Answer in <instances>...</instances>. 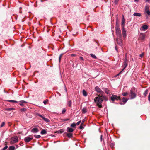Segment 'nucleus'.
<instances>
[{
	"label": "nucleus",
	"instance_id": "1",
	"mask_svg": "<svg viewBox=\"0 0 150 150\" xmlns=\"http://www.w3.org/2000/svg\"><path fill=\"white\" fill-rule=\"evenodd\" d=\"M97 96L95 98L94 101L96 105L99 108L102 107V102L104 100L105 101L108 100V98L105 95H97Z\"/></svg>",
	"mask_w": 150,
	"mask_h": 150
},
{
	"label": "nucleus",
	"instance_id": "2",
	"mask_svg": "<svg viewBox=\"0 0 150 150\" xmlns=\"http://www.w3.org/2000/svg\"><path fill=\"white\" fill-rule=\"evenodd\" d=\"M137 91V89L135 88H132L130 90L131 98L133 99L135 98L136 96V92Z\"/></svg>",
	"mask_w": 150,
	"mask_h": 150
},
{
	"label": "nucleus",
	"instance_id": "3",
	"mask_svg": "<svg viewBox=\"0 0 150 150\" xmlns=\"http://www.w3.org/2000/svg\"><path fill=\"white\" fill-rule=\"evenodd\" d=\"M18 141V138L17 137H12L11 139L10 143L11 144L17 142Z\"/></svg>",
	"mask_w": 150,
	"mask_h": 150
},
{
	"label": "nucleus",
	"instance_id": "4",
	"mask_svg": "<svg viewBox=\"0 0 150 150\" xmlns=\"http://www.w3.org/2000/svg\"><path fill=\"white\" fill-rule=\"evenodd\" d=\"M95 90L98 93L100 94V95H103L104 92L98 86H97L95 88Z\"/></svg>",
	"mask_w": 150,
	"mask_h": 150
},
{
	"label": "nucleus",
	"instance_id": "5",
	"mask_svg": "<svg viewBox=\"0 0 150 150\" xmlns=\"http://www.w3.org/2000/svg\"><path fill=\"white\" fill-rule=\"evenodd\" d=\"M110 99L112 101H114L115 100H120V97L116 95H112V96L110 97Z\"/></svg>",
	"mask_w": 150,
	"mask_h": 150
},
{
	"label": "nucleus",
	"instance_id": "6",
	"mask_svg": "<svg viewBox=\"0 0 150 150\" xmlns=\"http://www.w3.org/2000/svg\"><path fill=\"white\" fill-rule=\"evenodd\" d=\"M116 32L117 37L119 38H122V35L120 29L119 28H116Z\"/></svg>",
	"mask_w": 150,
	"mask_h": 150
},
{
	"label": "nucleus",
	"instance_id": "7",
	"mask_svg": "<svg viewBox=\"0 0 150 150\" xmlns=\"http://www.w3.org/2000/svg\"><path fill=\"white\" fill-rule=\"evenodd\" d=\"M121 38H119V37H117V39H116V40L117 41V44L119 45L120 46H121V47H122V40L121 39Z\"/></svg>",
	"mask_w": 150,
	"mask_h": 150
},
{
	"label": "nucleus",
	"instance_id": "8",
	"mask_svg": "<svg viewBox=\"0 0 150 150\" xmlns=\"http://www.w3.org/2000/svg\"><path fill=\"white\" fill-rule=\"evenodd\" d=\"M33 139V137L32 136L30 135L28 137H26L24 138V140L25 142H28L31 140Z\"/></svg>",
	"mask_w": 150,
	"mask_h": 150
},
{
	"label": "nucleus",
	"instance_id": "9",
	"mask_svg": "<svg viewBox=\"0 0 150 150\" xmlns=\"http://www.w3.org/2000/svg\"><path fill=\"white\" fill-rule=\"evenodd\" d=\"M145 36L146 35L144 33H141L140 34L139 38L143 40L145 39Z\"/></svg>",
	"mask_w": 150,
	"mask_h": 150
},
{
	"label": "nucleus",
	"instance_id": "10",
	"mask_svg": "<svg viewBox=\"0 0 150 150\" xmlns=\"http://www.w3.org/2000/svg\"><path fill=\"white\" fill-rule=\"evenodd\" d=\"M145 12L149 16L150 15V11L149 10V7L148 6H146L145 8Z\"/></svg>",
	"mask_w": 150,
	"mask_h": 150
},
{
	"label": "nucleus",
	"instance_id": "11",
	"mask_svg": "<svg viewBox=\"0 0 150 150\" xmlns=\"http://www.w3.org/2000/svg\"><path fill=\"white\" fill-rule=\"evenodd\" d=\"M126 30L125 29L124 27H123L122 32L123 36L124 38H125L126 37Z\"/></svg>",
	"mask_w": 150,
	"mask_h": 150
},
{
	"label": "nucleus",
	"instance_id": "12",
	"mask_svg": "<svg viewBox=\"0 0 150 150\" xmlns=\"http://www.w3.org/2000/svg\"><path fill=\"white\" fill-rule=\"evenodd\" d=\"M39 131V130L37 128H33L31 130V132L36 133L38 132Z\"/></svg>",
	"mask_w": 150,
	"mask_h": 150
},
{
	"label": "nucleus",
	"instance_id": "13",
	"mask_svg": "<svg viewBox=\"0 0 150 150\" xmlns=\"http://www.w3.org/2000/svg\"><path fill=\"white\" fill-rule=\"evenodd\" d=\"M125 20L124 18V16L123 15L122 16V27H124L125 24Z\"/></svg>",
	"mask_w": 150,
	"mask_h": 150
},
{
	"label": "nucleus",
	"instance_id": "14",
	"mask_svg": "<svg viewBox=\"0 0 150 150\" xmlns=\"http://www.w3.org/2000/svg\"><path fill=\"white\" fill-rule=\"evenodd\" d=\"M67 131L70 133L74 131V129L69 127H68L67 129Z\"/></svg>",
	"mask_w": 150,
	"mask_h": 150
},
{
	"label": "nucleus",
	"instance_id": "15",
	"mask_svg": "<svg viewBox=\"0 0 150 150\" xmlns=\"http://www.w3.org/2000/svg\"><path fill=\"white\" fill-rule=\"evenodd\" d=\"M134 16L140 17L141 16V14L140 13H134L133 14Z\"/></svg>",
	"mask_w": 150,
	"mask_h": 150
},
{
	"label": "nucleus",
	"instance_id": "16",
	"mask_svg": "<svg viewBox=\"0 0 150 150\" xmlns=\"http://www.w3.org/2000/svg\"><path fill=\"white\" fill-rule=\"evenodd\" d=\"M127 65V62H123V68L122 69V71H123L124 69L126 67Z\"/></svg>",
	"mask_w": 150,
	"mask_h": 150
},
{
	"label": "nucleus",
	"instance_id": "17",
	"mask_svg": "<svg viewBox=\"0 0 150 150\" xmlns=\"http://www.w3.org/2000/svg\"><path fill=\"white\" fill-rule=\"evenodd\" d=\"M143 31H145L148 29V26L146 25H144L142 27Z\"/></svg>",
	"mask_w": 150,
	"mask_h": 150
},
{
	"label": "nucleus",
	"instance_id": "18",
	"mask_svg": "<svg viewBox=\"0 0 150 150\" xmlns=\"http://www.w3.org/2000/svg\"><path fill=\"white\" fill-rule=\"evenodd\" d=\"M128 99L125 97L122 98V100L124 103V104H125L128 100Z\"/></svg>",
	"mask_w": 150,
	"mask_h": 150
},
{
	"label": "nucleus",
	"instance_id": "19",
	"mask_svg": "<svg viewBox=\"0 0 150 150\" xmlns=\"http://www.w3.org/2000/svg\"><path fill=\"white\" fill-rule=\"evenodd\" d=\"M47 133L46 131L44 129L42 130L41 132L40 133L42 135H43L44 134Z\"/></svg>",
	"mask_w": 150,
	"mask_h": 150
},
{
	"label": "nucleus",
	"instance_id": "20",
	"mask_svg": "<svg viewBox=\"0 0 150 150\" xmlns=\"http://www.w3.org/2000/svg\"><path fill=\"white\" fill-rule=\"evenodd\" d=\"M83 94L84 96H87V93L86 91L84 90H83Z\"/></svg>",
	"mask_w": 150,
	"mask_h": 150
},
{
	"label": "nucleus",
	"instance_id": "21",
	"mask_svg": "<svg viewBox=\"0 0 150 150\" xmlns=\"http://www.w3.org/2000/svg\"><path fill=\"white\" fill-rule=\"evenodd\" d=\"M67 135L69 138H71L72 137V134L71 133H68L67 134Z\"/></svg>",
	"mask_w": 150,
	"mask_h": 150
},
{
	"label": "nucleus",
	"instance_id": "22",
	"mask_svg": "<svg viewBox=\"0 0 150 150\" xmlns=\"http://www.w3.org/2000/svg\"><path fill=\"white\" fill-rule=\"evenodd\" d=\"M34 136L36 138H39L41 137V136L39 135H34Z\"/></svg>",
	"mask_w": 150,
	"mask_h": 150
},
{
	"label": "nucleus",
	"instance_id": "23",
	"mask_svg": "<svg viewBox=\"0 0 150 150\" xmlns=\"http://www.w3.org/2000/svg\"><path fill=\"white\" fill-rule=\"evenodd\" d=\"M147 93H148V90H145L144 92V93L143 95L145 96H146Z\"/></svg>",
	"mask_w": 150,
	"mask_h": 150
},
{
	"label": "nucleus",
	"instance_id": "24",
	"mask_svg": "<svg viewBox=\"0 0 150 150\" xmlns=\"http://www.w3.org/2000/svg\"><path fill=\"white\" fill-rule=\"evenodd\" d=\"M14 108H6L5 109V110L7 111H10L11 110H14Z\"/></svg>",
	"mask_w": 150,
	"mask_h": 150
},
{
	"label": "nucleus",
	"instance_id": "25",
	"mask_svg": "<svg viewBox=\"0 0 150 150\" xmlns=\"http://www.w3.org/2000/svg\"><path fill=\"white\" fill-rule=\"evenodd\" d=\"M15 147L13 146H10L9 148V150H14Z\"/></svg>",
	"mask_w": 150,
	"mask_h": 150
},
{
	"label": "nucleus",
	"instance_id": "26",
	"mask_svg": "<svg viewBox=\"0 0 150 150\" xmlns=\"http://www.w3.org/2000/svg\"><path fill=\"white\" fill-rule=\"evenodd\" d=\"M105 92L107 94H108L109 93V91L107 88H105L104 90Z\"/></svg>",
	"mask_w": 150,
	"mask_h": 150
},
{
	"label": "nucleus",
	"instance_id": "27",
	"mask_svg": "<svg viewBox=\"0 0 150 150\" xmlns=\"http://www.w3.org/2000/svg\"><path fill=\"white\" fill-rule=\"evenodd\" d=\"M72 104V102L71 100H70L68 102V105L69 107H71V106Z\"/></svg>",
	"mask_w": 150,
	"mask_h": 150
},
{
	"label": "nucleus",
	"instance_id": "28",
	"mask_svg": "<svg viewBox=\"0 0 150 150\" xmlns=\"http://www.w3.org/2000/svg\"><path fill=\"white\" fill-rule=\"evenodd\" d=\"M8 101L10 102H13V103H17L18 102L15 101L14 100H7Z\"/></svg>",
	"mask_w": 150,
	"mask_h": 150
},
{
	"label": "nucleus",
	"instance_id": "29",
	"mask_svg": "<svg viewBox=\"0 0 150 150\" xmlns=\"http://www.w3.org/2000/svg\"><path fill=\"white\" fill-rule=\"evenodd\" d=\"M45 122H49L50 120L47 118H45L44 117L42 119Z\"/></svg>",
	"mask_w": 150,
	"mask_h": 150
},
{
	"label": "nucleus",
	"instance_id": "30",
	"mask_svg": "<svg viewBox=\"0 0 150 150\" xmlns=\"http://www.w3.org/2000/svg\"><path fill=\"white\" fill-rule=\"evenodd\" d=\"M76 124L75 123H73L71 124V126L72 127H74L76 126Z\"/></svg>",
	"mask_w": 150,
	"mask_h": 150
},
{
	"label": "nucleus",
	"instance_id": "31",
	"mask_svg": "<svg viewBox=\"0 0 150 150\" xmlns=\"http://www.w3.org/2000/svg\"><path fill=\"white\" fill-rule=\"evenodd\" d=\"M127 55L126 54L125 55V57L124 62H127Z\"/></svg>",
	"mask_w": 150,
	"mask_h": 150
},
{
	"label": "nucleus",
	"instance_id": "32",
	"mask_svg": "<svg viewBox=\"0 0 150 150\" xmlns=\"http://www.w3.org/2000/svg\"><path fill=\"white\" fill-rule=\"evenodd\" d=\"M82 111L84 113H86L87 112L86 109L84 108H83L82 109Z\"/></svg>",
	"mask_w": 150,
	"mask_h": 150
},
{
	"label": "nucleus",
	"instance_id": "33",
	"mask_svg": "<svg viewBox=\"0 0 150 150\" xmlns=\"http://www.w3.org/2000/svg\"><path fill=\"white\" fill-rule=\"evenodd\" d=\"M91 57L93 58L96 59V56L93 54H91Z\"/></svg>",
	"mask_w": 150,
	"mask_h": 150
},
{
	"label": "nucleus",
	"instance_id": "34",
	"mask_svg": "<svg viewBox=\"0 0 150 150\" xmlns=\"http://www.w3.org/2000/svg\"><path fill=\"white\" fill-rule=\"evenodd\" d=\"M5 124V122H3L1 123V125H0V127H3L4 125Z\"/></svg>",
	"mask_w": 150,
	"mask_h": 150
},
{
	"label": "nucleus",
	"instance_id": "35",
	"mask_svg": "<svg viewBox=\"0 0 150 150\" xmlns=\"http://www.w3.org/2000/svg\"><path fill=\"white\" fill-rule=\"evenodd\" d=\"M48 101V100L47 99H46L45 100L43 101V103L44 104L46 105Z\"/></svg>",
	"mask_w": 150,
	"mask_h": 150
},
{
	"label": "nucleus",
	"instance_id": "36",
	"mask_svg": "<svg viewBox=\"0 0 150 150\" xmlns=\"http://www.w3.org/2000/svg\"><path fill=\"white\" fill-rule=\"evenodd\" d=\"M62 55V54H61L59 56V62H60L61 61V58Z\"/></svg>",
	"mask_w": 150,
	"mask_h": 150
},
{
	"label": "nucleus",
	"instance_id": "37",
	"mask_svg": "<svg viewBox=\"0 0 150 150\" xmlns=\"http://www.w3.org/2000/svg\"><path fill=\"white\" fill-rule=\"evenodd\" d=\"M127 94H128V93L127 92L124 93H123L122 94L123 96H127Z\"/></svg>",
	"mask_w": 150,
	"mask_h": 150
},
{
	"label": "nucleus",
	"instance_id": "38",
	"mask_svg": "<svg viewBox=\"0 0 150 150\" xmlns=\"http://www.w3.org/2000/svg\"><path fill=\"white\" fill-rule=\"evenodd\" d=\"M79 128L80 129H83V127L82 125H81H81H80L79 127Z\"/></svg>",
	"mask_w": 150,
	"mask_h": 150
},
{
	"label": "nucleus",
	"instance_id": "39",
	"mask_svg": "<svg viewBox=\"0 0 150 150\" xmlns=\"http://www.w3.org/2000/svg\"><path fill=\"white\" fill-rule=\"evenodd\" d=\"M8 148V146H6L5 147H4L2 149V150H5L6 149Z\"/></svg>",
	"mask_w": 150,
	"mask_h": 150
},
{
	"label": "nucleus",
	"instance_id": "40",
	"mask_svg": "<svg viewBox=\"0 0 150 150\" xmlns=\"http://www.w3.org/2000/svg\"><path fill=\"white\" fill-rule=\"evenodd\" d=\"M26 110V109L25 108H22L21 109V111L23 112H24Z\"/></svg>",
	"mask_w": 150,
	"mask_h": 150
},
{
	"label": "nucleus",
	"instance_id": "41",
	"mask_svg": "<svg viewBox=\"0 0 150 150\" xmlns=\"http://www.w3.org/2000/svg\"><path fill=\"white\" fill-rule=\"evenodd\" d=\"M119 0H115L114 3L116 4H117L119 1Z\"/></svg>",
	"mask_w": 150,
	"mask_h": 150
},
{
	"label": "nucleus",
	"instance_id": "42",
	"mask_svg": "<svg viewBox=\"0 0 150 150\" xmlns=\"http://www.w3.org/2000/svg\"><path fill=\"white\" fill-rule=\"evenodd\" d=\"M66 110L65 109H64L62 111V113L64 114V113L66 112Z\"/></svg>",
	"mask_w": 150,
	"mask_h": 150
},
{
	"label": "nucleus",
	"instance_id": "43",
	"mask_svg": "<svg viewBox=\"0 0 150 150\" xmlns=\"http://www.w3.org/2000/svg\"><path fill=\"white\" fill-rule=\"evenodd\" d=\"M81 122V120L79 121L76 124V125H78Z\"/></svg>",
	"mask_w": 150,
	"mask_h": 150
},
{
	"label": "nucleus",
	"instance_id": "44",
	"mask_svg": "<svg viewBox=\"0 0 150 150\" xmlns=\"http://www.w3.org/2000/svg\"><path fill=\"white\" fill-rule=\"evenodd\" d=\"M85 119H84L83 120H82L81 123V125H83V124L85 122Z\"/></svg>",
	"mask_w": 150,
	"mask_h": 150
},
{
	"label": "nucleus",
	"instance_id": "45",
	"mask_svg": "<svg viewBox=\"0 0 150 150\" xmlns=\"http://www.w3.org/2000/svg\"><path fill=\"white\" fill-rule=\"evenodd\" d=\"M20 102L21 103H27V102H26V101H24V100H21V101H20Z\"/></svg>",
	"mask_w": 150,
	"mask_h": 150
},
{
	"label": "nucleus",
	"instance_id": "46",
	"mask_svg": "<svg viewBox=\"0 0 150 150\" xmlns=\"http://www.w3.org/2000/svg\"><path fill=\"white\" fill-rule=\"evenodd\" d=\"M38 116H40V117H41L42 119H43V118L44 117L43 116H42V115H40V114H38Z\"/></svg>",
	"mask_w": 150,
	"mask_h": 150
},
{
	"label": "nucleus",
	"instance_id": "47",
	"mask_svg": "<svg viewBox=\"0 0 150 150\" xmlns=\"http://www.w3.org/2000/svg\"><path fill=\"white\" fill-rule=\"evenodd\" d=\"M38 116H40V117H41L42 119H43V118L44 117L43 116H42V115H40V114H38Z\"/></svg>",
	"mask_w": 150,
	"mask_h": 150
},
{
	"label": "nucleus",
	"instance_id": "48",
	"mask_svg": "<svg viewBox=\"0 0 150 150\" xmlns=\"http://www.w3.org/2000/svg\"><path fill=\"white\" fill-rule=\"evenodd\" d=\"M148 100L149 101H150V93H149L148 96Z\"/></svg>",
	"mask_w": 150,
	"mask_h": 150
},
{
	"label": "nucleus",
	"instance_id": "49",
	"mask_svg": "<svg viewBox=\"0 0 150 150\" xmlns=\"http://www.w3.org/2000/svg\"><path fill=\"white\" fill-rule=\"evenodd\" d=\"M100 139L101 141H102V135H101L100 136Z\"/></svg>",
	"mask_w": 150,
	"mask_h": 150
},
{
	"label": "nucleus",
	"instance_id": "50",
	"mask_svg": "<svg viewBox=\"0 0 150 150\" xmlns=\"http://www.w3.org/2000/svg\"><path fill=\"white\" fill-rule=\"evenodd\" d=\"M19 105L21 106H24V105L22 103H20Z\"/></svg>",
	"mask_w": 150,
	"mask_h": 150
},
{
	"label": "nucleus",
	"instance_id": "51",
	"mask_svg": "<svg viewBox=\"0 0 150 150\" xmlns=\"http://www.w3.org/2000/svg\"><path fill=\"white\" fill-rule=\"evenodd\" d=\"M59 132H60V133H61L62 132H63V130L62 129H61V130H60V131H59Z\"/></svg>",
	"mask_w": 150,
	"mask_h": 150
},
{
	"label": "nucleus",
	"instance_id": "52",
	"mask_svg": "<svg viewBox=\"0 0 150 150\" xmlns=\"http://www.w3.org/2000/svg\"><path fill=\"white\" fill-rule=\"evenodd\" d=\"M143 55V54H141L140 55V57H141L142 58V57Z\"/></svg>",
	"mask_w": 150,
	"mask_h": 150
},
{
	"label": "nucleus",
	"instance_id": "53",
	"mask_svg": "<svg viewBox=\"0 0 150 150\" xmlns=\"http://www.w3.org/2000/svg\"><path fill=\"white\" fill-rule=\"evenodd\" d=\"M80 58L82 60H83V57H80Z\"/></svg>",
	"mask_w": 150,
	"mask_h": 150
},
{
	"label": "nucleus",
	"instance_id": "54",
	"mask_svg": "<svg viewBox=\"0 0 150 150\" xmlns=\"http://www.w3.org/2000/svg\"><path fill=\"white\" fill-rule=\"evenodd\" d=\"M122 71H123L122 70L121 71H120V73L118 74H117V76L119 75L122 72Z\"/></svg>",
	"mask_w": 150,
	"mask_h": 150
},
{
	"label": "nucleus",
	"instance_id": "55",
	"mask_svg": "<svg viewBox=\"0 0 150 150\" xmlns=\"http://www.w3.org/2000/svg\"><path fill=\"white\" fill-rule=\"evenodd\" d=\"M135 2H138L139 1V0H134Z\"/></svg>",
	"mask_w": 150,
	"mask_h": 150
},
{
	"label": "nucleus",
	"instance_id": "56",
	"mask_svg": "<svg viewBox=\"0 0 150 150\" xmlns=\"http://www.w3.org/2000/svg\"><path fill=\"white\" fill-rule=\"evenodd\" d=\"M118 21V18H117L116 19V24H117Z\"/></svg>",
	"mask_w": 150,
	"mask_h": 150
},
{
	"label": "nucleus",
	"instance_id": "57",
	"mask_svg": "<svg viewBox=\"0 0 150 150\" xmlns=\"http://www.w3.org/2000/svg\"><path fill=\"white\" fill-rule=\"evenodd\" d=\"M113 145V144L112 143H111L110 144V146H111V147H112V146Z\"/></svg>",
	"mask_w": 150,
	"mask_h": 150
},
{
	"label": "nucleus",
	"instance_id": "58",
	"mask_svg": "<svg viewBox=\"0 0 150 150\" xmlns=\"http://www.w3.org/2000/svg\"><path fill=\"white\" fill-rule=\"evenodd\" d=\"M72 56H75V54H73L71 55Z\"/></svg>",
	"mask_w": 150,
	"mask_h": 150
},
{
	"label": "nucleus",
	"instance_id": "59",
	"mask_svg": "<svg viewBox=\"0 0 150 150\" xmlns=\"http://www.w3.org/2000/svg\"><path fill=\"white\" fill-rule=\"evenodd\" d=\"M68 120H69V119H66L64 120V121H68Z\"/></svg>",
	"mask_w": 150,
	"mask_h": 150
},
{
	"label": "nucleus",
	"instance_id": "60",
	"mask_svg": "<svg viewBox=\"0 0 150 150\" xmlns=\"http://www.w3.org/2000/svg\"><path fill=\"white\" fill-rule=\"evenodd\" d=\"M115 49L116 51H117V49L116 46H115Z\"/></svg>",
	"mask_w": 150,
	"mask_h": 150
},
{
	"label": "nucleus",
	"instance_id": "61",
	"mask_svg": "<svg viewBox=\"0 0 150 150\" xmlns=\"http://www.w3.org/2000/svg\"><path fill=\"white\" fill-rule=\"evenodd\" d=\"M115 49L116 51H117V49L116 46H115Z\"/></svg>",
	"mask_w": 150,
	"mask_h": 150
},
{
	"label": "nucleus",
	"instance_id": "62",
	"mask_svg": "<svg viewBox=\"0 0 150 150\" xmlns=\"http://www.w3.org/2000/svg\"><path fill=\"white\" fill-rule=\"evenodd\" d=\"M150 0H146V2H149Z\"/></svg>",
	"mask_w": 150,
	"mask_h": 150
},
{
	"label": "nucleus",
	"instance_id": "63",
	"mask_svg": "<svg viewBox=\"0 0 150 150\" xmlns=\"http://www.w3.org/2000/svg\"><path fill=\"white\" fill-rule=\"evenodd\" d=\"M65 90L66 91V92H67V89L66 88H65Z\"/></svg>",
	"mask_w": 150,
	"mask_h": 150
}]
</instances>
